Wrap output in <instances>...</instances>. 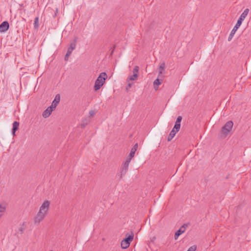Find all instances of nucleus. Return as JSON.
Returning <instances> with one entry per match:
<instances>
[{
	"label": "nucleus",
	"instance_id": "f8f14e48",
	"mask_svg": "<svg viewBox=\"0 0 251 251\" xmlns=\"http://www.w3.org/2000/svg\"><path fill=\"white\" fill-rule=\"evenodd\" d=\"M19 126V123L17 121H15L13 123V127H12V134H13V136L15 135V132L18 129Z\"/></svg>",
	"mask_w": 251,
	"mask_h": 251
},
{
	"label": "nucleus",
	"instance_id": "f3484780",
	"mask_svg": "<svg viewBox=\"0 0 251 251\" xmlns=\"http://www.w3.org/2000/svg\"><path fill=\"white\" fill-rule=\"evenodd\" d=\"M34 27L35 28H38L39 27L38 17H36L34 19Z\"/></svg>",
	"mask_w": 251,
	"mask_h": 251
},
{
	"label": "nucleus",
	"instance_id": "6e6552de",
	"mask_svg": "<svg viewBox=\"0 0 251 251\" xmlns=\"http://www.w3.org/2000/svg\"><path fill=\"white\" fill-rule=\"evenodd\" d=\"M188 226V225L186 224H183L180 228L177 230L175 233L174 235V239L175 240H177L178 237L183 233L185 231L186 227Z\"/></svg>",
	"mask_w": 251,
	"mask_h": 251
},
{
	"label": "nucleus",
	"instance_id": "b1692460",
	"mask_svg": "<svg viewBox=\"0 0 251 251\" xmlns=\"http://www.w3.org/2000/svg\"><path fill=\"white\" fill-rule=\"evenodd\" d=\"M181 120H182V117L180 116H178L176 119L175 124H180Z\"/></svg>",
	"mask_w": 251,
	"mask_h": 251
},
{
	"label": "nucleus",
	"instance_id": "9b49d317",
	"mask_svg": "<svg viewBox=\"0 0 251 251\" xmlns=\"http://www.w3.org/2000/svg\"><path fill=\"white\" fill-rule=\"evenodd\" d=\"M60 100V96L59 94H57L55 96L54 100H53V101L51 103V105H50L53 108L55 109L57 105V104L59 103V101Z\"/></svg>",
	"mask_w": 251,
	"mask_h": 251
},
{
	"label": "nucleus",
	"instance_id": "f03ea898",
	"mask_svg": "<svg viewBox=\"0 0 251 251\" xmlns=\"http://www.w3.org/2000/svg\"><path fill=\"white\" fill-rule=\"evenodd\" d=\"M249 12V9L248 8H246L244 12L241 14L240 15L239 18L238 19L236 24L234 26L233 28L231 30L228 38V41H230L233 38L234 34L237 31V30L239 28L240 25L242 24V23L243 21L244 20L246 16L248 15V13Z\"/></svg>",
	"mask_w": 251,
	"mask_h": 251
},
{
	"label": "nucleus",
	"instance_id": "c85d7f7f",
	"mask_svg": "<svg viewBox=\"0 0 251 251\" xmlns=\"http://www.w3.org/2000/svg\"><path fill=\"white\" fill-rule=\"evenodd\" d=\"M115 48V45L114 46L112 50L111 51V54L112 55L113 53L114 49Z\"/></svg>",
	"mask_w": 251,
	"mask_h": 251
},
{
	"label": "nucleus",
	"instance_id": "423d86ee",
	"mask_svg": "<svg viewBox=\"0 0 251 251\" xmlns=\"http://www.w3.org/2000/svg\"><path fill=\"white\" fill-rule=\"evenodd\" d=\"M130 161L131 160L126 159V160L123 163L121 167V174L120 175V179H122L123 176H125L126 174Z\"/></svg>",
	"mask_w": 251,
	"mask_h": 251
},
{
	"label": "nucleus",
	"instance_id": "0eeeda50",
	"mask_svg": "<svg viewBox=\"0 0 251 251\" xmlns=\"http://www.w3.org/2000/svg\"><path fill=\"white\" fill-rule=\"evenodd\" d=\"M76 42L77 38H75L74 39L73 42L70 44V47L68 49L67 53L64 57V59L65 61H68L69 57L71 54L73 50L75 48Z\"/></svg>",
	"mask_w": 251,
	"mask_h": 251
},
{
	"label": "nucleus",
	"instance_id": "bb28decb",
	"mask_svg": "<svg viewBox=\"0 0 251 251\" xmlns=\"http://www.w3.org/2000/svg\"><path fill=\"white\" fill-rule=\"evenodd\" d=\"M138 143H136L133 146V147L131 148L132 149L134 150V151H136L137 149H138Z\"/></svg>",
	"mask_w": 251,
	"mask_h": 251
},
{
	"label": "nucleus",
	"instance_id": "dca6fc26",
	"mask_svg": "<svg viewBox=\"0 0 251 251\" xmlns=\"http://www.w3.org/2000/svg\"><path fill=\"white\" fill-rule=\"evenodd\" d=\"M135 152V151L131 149L129 156L127 159L131 160L132 158L134 157Z\"/></svg>",
	"mask_w": 251,
	"mask_h": 251
},
{
	"label": "nucleus",
	"instance_id": "c756f323",
	"mask_svg": "<svg viewBox=\"0 0 251 251\" xmlns=\"http://www.w3.org/2000/svg\"><path fill=\"white\" fill-rule=\"evenodd\" d=\"M57 12H58V9H57V8H56L54 17H55L56 16Z\"/></svg>",
	"mask_w": 251,
	"mask_h": 251
},
{
	"label": "nucleus",
	"instance_id": "1a4fd4ad",
	"mask_svg": "<svg viewBox=\"0 0 251 251\" xmlns=\"http://www.w3.org/2000/svg\"><path fill=\"white\" fill-rule=\"evenodd\" d=\"M9 27V25L7 21H4L0 25V32L6 31Z\"/></svg>",
	"mask_w": 251,
	"mask_h": 251
},
{
	"label": "nucleus",
	"instance_id": "9d476101",
	"mask_svg": "<svg viewBox=\"0 0 251 251\" xmlns=\"http://www.w3.org/2000/svg\"><path fill=\"white\" fill-rule=\"evenodd\" d=\"M54 109L51 106L48 107L43 113L42 114V116L44 118H48L49 117L51 112H52V111L54 110Z\"/></svg>",
	"mask_w": 251,
	"mask_h": 251
},
{
	"label": "nucleus",
	"instance_id": "ddd939ff",
	"mask_svg": "<svg viewBox=\"0 0 251 251\" xmlns=\"http://www.w3.org/2000/svg\"><path fill=\"white\" fill-rule=\"evenodd\" d=\"M176 133L177 132H176L175 130L172 129L168 137L167 141L169 142L171 141L172 140V139L174 137Z\"/></svg>",
	"mask_w": 251,
	"mask_h": 251
},
{
	"label": "nucleus",
	"instance_id": "20e7f679",
	"mask_svg": "<svg viewBox=\"0 0 251 251\" xmlns=\"http://www.w3.org/2000/svg\"><path fill=\"white\" fill-rule=\"evenodd\" d=\"M233 122L231 121L227 122L222 127L221 130V137L225 138L231 131L233 127Z\"/></svg>",
	"mask_w": 251,
	"mask_h": 251
},
{
	"label": "nucleus",
	"instance_id": "4468645a",
	"mask_svg": "<svg viewBox=\"0 0 251 251\" xmlns=\"http://www.w3.org/2000/svg\"><path fill=\"white\" fill-rule=\"evenodd\" d=\"M26 226V225L25 222H23V223L20 224L19 230L20 231L21 234L23 233V232L25 229Z\"/></svg>",
	"mask_w": 251,
	"mask_h": 251
},
{
	"label": "nucleus",
	"instance_id": "aec40b11",
	"mask_svg": "<svg viewBox=\"0 0 251 251\" xmlns=\"http://www.w3.org/2000/svg\"><path fill=\"white\" fill-rule=\"evenodd\" d=\"M138 77V75L137 74H133V75H131L128 79L129 80H135L137 79Z\"/></svg>",
	"mask_w": 251,
	"mask_h": 251
},
{
	"label": "nucleus",
	"instance_id": "a878e982",
	"mask_svg": "<svg viewBox=\"0 0 251 251\" xmlns=\"http://www.w3.org/2000/svg\"><path fill=\"white\" fill-rule=\"evenodd\" d=\"M133 83H129L127 86V87H126V91L127 92L128 91V90L131 87V86H132Z\"/></svg>",
	"mask_w": 251,
	"mask_h": 251
},
{
	"label": "nucleus",
	"instance_id": "6ab92c4d",
	"mask_svg": "<svg viewBox=\"0 0 251 251\" xmlns=\"http://www.w3.org/2000/svg\"><path fill=\"white\" fill-rule=\"evenodd\" d=\"M180 128V124H175L173 129L175 130L176 132H178Z\"/></svg>",
	"mask_w": 251,
	"mask_h": 251
},
{
	"label": "nucleus",
	"instance_id": "a211bd4d",
	"mask_svg": "<svg viewBox=\"0 0 251 251\" xmlns=\"http://www.w3.org/2000/svg\"><path fill=\"white\" fill-rule=\"evenodd\" d=\"M165 67V62L162 63L160 64V65L159 66V74H162V71L164 70Z\"/></svg>",
	"mask_w": 251,
	"mask_h": 251
},
{
	"label": "nucleus",
	"instance_id": "cd10ccee",
	"mask_svg": "<svg viewBox=\"0 0 251 251\" xmlns=\"http://www.w3.org/2000/svg\"><path fill=\"white\" fill-rule=\"evenodd\" d=\"M89 114L91 116H94L95 115V112L94 110H90L89 111Z\"/></svg>",
	"mask_w": 251,
	"mask_h": 251
},
{
	"label": "nucleus",
	"instance_id": "4be33fe9",
	"mask_svg": "<svg viewBox=\"0 0 251 251\" xmlns=\"http://www.w3.org/2000/svg\"><path fill=\"white\" fill-rule=\"evenodd\" d=\"M138 71H139V67L138 66H136L133 70V74L138 75Z\"/></svg>",
	"mask_w": 251,
	"mask_h": 251
},
{
	"label": "nucleus",
	"instance_id": "393cba45",
	"mask_svg": "<svg viewBox=\"0 0 251 251\" xmlns=\"http://www.w3.org/2000/svg\"><path fill=\"white\" fill-rule=\"evenodd\" d=\"M197 247L195 245L191 246L189 248L187 251H195L196 250Z\"/></svg>",
	"mask_w": 251,
	"mask_h": 251
},
{
	"label": "nucleus",
	"instance_id": "f257e3e1",
	"mask_svg": "<svg viewBox=\"0 0 251 251\" xmlns=\"http://www.w3.org/2000/svg\"><path fill=\"white\" fill-rule=\"evenodd\" d=\"M50 202L47 200L44 201L40 207L39 212L36 216L34 218V222L35 224H39L45 218L48 214L49 209Z\"/></svg>",
	"mask_w": 251,
	"mask_h": 251
},
{
	"label": "nucleus",
	"instance_id": "39448f33",
	"mask_svg": "<svg viewBox=\"0 0 251 251\" xmlns=\"http://www.w3.org/2000/svg\"><path fill=\"white\" fill-rule=\"evenodd\" d=\"M133 237L134 235L132 233L131 235L126 234V238L121 241V248L124 249L127 248L129 246L130 242L133 240Z\"/></svg>",
	"mask_w": 251,
	"mask_h": 251
},
{
	"label": "nucleus",
	"instance_id": "5701e85b",
	"mask_svg": "<svg viewBox=\"0 0 251 251\" xmlns=\"http://www.w3.org/2000/svg\"><path fill=\"white\" fill-rule=\"evenodd\" d=\"M161 81H162V80H160L158 78H157L156 79L154 82H153V84L155 85H158L159 84H161Z\"/></svg>",
	"mask_w": 251,
	"mask_h": 251
},
{
	"label": "nucleus",
	"instance_id": "2eb2a0df",
	"mask_svg": "<svg viewBox=\"0 0 251 251\" xmlns=\"http://www.w3.org/2000/svg\"><path fill=\"white\" fill-rule=\"evenodd\" d=\"M89 121L87 119L82 120L80 125L81 128H84L89 123Z\"/></svg>",
	"mask_w": 251,
	"mask_h": 251
},
{
	"label": "nucleus",
	"instance_id": "412c9836",
	"mask_svg": "<svg viewBox=\"0 0 251 251\" xmlns=\"http://www.w3.org/2000/svg\"><path fill=\"white\" fill-rule=\"evenodd\" d=\"M5 209V207L3 206L2 204H0V217L2 216V213L4 212Z\"/></svg>",
	"mask_w": 251,
	"mask_h": 251
},
{
	"label": "nucleus",
	"instance_id": "7ed1b4c3",
	"mask_svg": "<svg viewBox=\"0 0 251 251\" xmlns=\"http://www.w3.org/2000/svg\"><path fill=\"white\" fill-rule=\"evenodd\" d=\"M107 75L106 73L103 72L100 74L96 79L94 84V90L97 91L99 90L105 82Z\"/></svg>",
	"mask_w": 251,
	"mask_h": 251
}]
</instances>
